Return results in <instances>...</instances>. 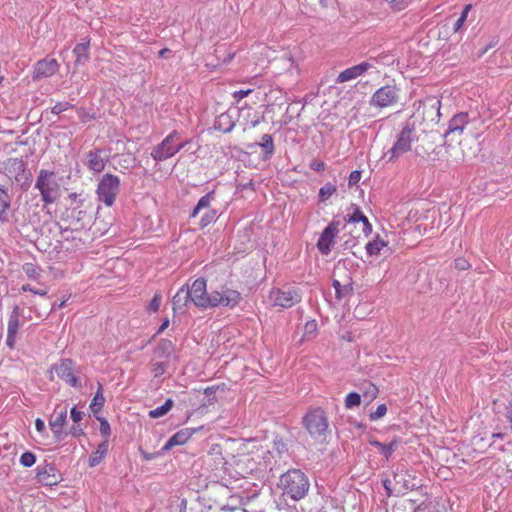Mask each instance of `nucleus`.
I'll use <instances>...</instances> for the list:
<instances>
[{
  "label": "nucleus",
  "instance_id": "29",
  "mask_svg": "<svg viewBox=\"0 0 512 512\" xmlns=\"http://www.w3.org/2000/svg\"><path fill=\"white\" fill-rule=\"evenodd\" d=\"M256 146H259L263 149V159L268 160L270 159L274 153H275V145L272 135L270 134H264L261 137L260 142H255L253 144H250L249 148H254Z\"/></svg>",
  "mask_w": 512,
  "mask_h": 512
},
{
  "label": "nucleus",
  "instance_id": "19",
  "mask_svg": "<svg viewBox=\"0 0 512 512\" xmlns=\"http://www.w3.org/2000/svg\"><path fill=\"white\" fill-rule=\"evenodd\" d=\"M84 201V199H79L77 205L67 210V219H69L70 224L75 226L76 229L83 228L86 220L90 219L87 211L82 209Z\"/></svg>",
  "mask_w": 512,
  "mask_h": 512
},
{
  "label": "nucleus",
  "instance_id": "11",
  "mask_svg": "<svg viewBox=\"0 0 512 512\" xmlns=\"http://www.w3.org/2000/svg\"><path fill=\"white\" fill-rule=\"evenodd\" d=\"M301 299V294L295 288H289L287 290L274 288L269 293V300L272 304L285 309L291 308L299 303Z\"/></svg>",
  "mask_w": 512,
  "mask_h": 512
},
{
  "label": "nucleus",
  "instance_id": "8",
  "mask_svg": "<svg viewBox=\"0 0 512 512\" xmlns=\"http://www.w3.org/2000/svg\"><path fill=\"white\" fill-rule=\"evenodd\" d=\"M120 191V179L113 174H105L98 183V199L106 206L111 207Z\"/></svg>",
  "mask_w": 512,
  "mask_h": 512
},
{
  "label": "nucleus",
  "instance_id": "54",
  "mask_svg": "<svg viewBox=\"0 0 512 512\" xmlns=\"http://www.w3.org/2000/svg\"><path fill=\"white\" fill-rule=\"evenodd\" d=\"M252 92H253L252 89H246V90L241 89V90L234 91L232 93V97H233L235 103L239 104L242 99H244L245 97L250 95Z\"/></svg>",
  "mask_w": 512,
  "mask_h": 512
},
{
  "label": "nucleus",
  "instance_id": "17",
  "mask_svg": "<svg viewBox=\"0 0 512 512\" xmlns=\"http://www.w3.org/2000/svg\"><path fill=\"white\" fill-rule=\"evenodd\" d=\"M67 422V406L62 407L58 411V407L54 410V413L51 415L49 420V426L54 434V437L57 440H63L67 435L64 432L63 427Z\"/></svg>",
  "mask_w": 512,
  "mask_h": 512
},
{
  "label": "nucleus",
  "instance_id": "64",
  "mask_svg": "<svg viewBox=\"0 0 512 512\" xmlns=\"http://www.w3.org/2000/svg\"><path fill=\"white\" fill-rule=\"evenodd\" d=\"M414 151L415 154L421 158H424L429 153L428 150L422 145H416Z\"/></svg>",
  "mask_w": 512,
  "mask_h": 512
},
{
  "label": "nucleus",
  "instance_id": "52",
  "mask_svg": "<svg viewBox=\"0 0 512 512\" xmlns=\"http://www.w3.org/2000/svg\"><path fill=\"white\" fill-rule=\"evenodd\" d=\"M73 107L74 105L70 102H58L51 108V113L54 115H59L60 113Z\"/></svg>",
  "mask_w": 512,
  "mask_h": 512
},
{
  "label": "nucleus",
  "instance_id": "24",
  "mask_svg": "<svg viewBox=\"0 0 512 512\" xmlns=\"http://www.w3.org/2000/svg\"><path fill=\"white\" fill-rule=\"evenodd\" d=\"M172 303L174 312H185V308L188 306L189 303H191L188 293V284L183 285L177 291V293L173 297Z\"/></svg>",
  "mask_w": 512,
  "mask_h": 512
},
{
  "label": "nucleus",
  "instance_id": "31",
  "mask_svg": "<svg viewBox=\"0 0 512 512\" xmlns=\"http://www.w3.org/2000/svg\"><path fill=\"white\" fill-rule=\"evenodd\" d=\"M369 443L371 446L378 449L379 453L383 455L387 460L391 457L393 452L398 448L399 446V440L397 438H394L390 443L384 444L376 439H370Z\"/></svg>",
  "mask_w": 512,
  "mask_h": 512
},
{
  "label": "nucleus",
  "instance_id": "16",
  "mask_svg": "<svg viewBox=\"0 0 512 512\" xmlns=\"http://www.w3.org/2000/svg\"><path fill=\"white\" fill-rule=\"evenodd\" d=\"M36 479L45 486L58 484L59 475L56 466L53 463H44L36 468Z\"/></svg>",
  "mask_w": 512,
  "mask_h": 512
},
{
  "label": "nucleus",
  "instance_id": "5",
  "mask_svg": "<svg viewBox=\"0 0 512 512\" xmlns=\"http://www.w3.org/2000/svg\"><path fill=\"white\" fill-rule=\"evenodd\" d=\"M383 487L388 496L405 495L409 490L416 487L414 478L407 472L403 465L397 467L393 472V479L385 478L382 480Z\"/></svg>",
  "mask_w": 512,
  "mask_h": 512
},
{
  "label": "nucleus",
  "instance_id": "4",
  "mask_svg": "<svg viewBox=\"0 0 512 512\" xmlns=\"http://www.w3.org/2000/svg\"><path fill=\"white\" fill-rule=\"evenodd\" d=\"M416 140H418L416 135V123L409 119L404 123L402 130L396 136V141L387 152L389 161L397 159L404 153L410 151L412 143Z\"/></svg>",
  "mask_w": 512,
  "mask_h": 512
},
{
  "label": "nucleus",
  "instance_id": "26",
  "mask_svg": "<svg viewBox=\"0 0 512 512\" xmlns=\"http://www.w3.org/2000/svg\"><path fill=\"white\" fill-rule=\"evenodd\" d=\"M353 213L349 215V222L357 223L360 222L363 224L362 232L365 237H368L372 233V225L369 222L368 218L361 211L359 206L352 204Z\"/></svg>",
  "mask_w": 512,
  "mask_h": 512
},
{
  "label": "nucleus",
  "instance_id": "37",
  "mask_svg": "<svg viewBox=\"0 0 512 512\" xmlns=\"http://www.w3.org/2000/svg\"><path fill=\"white\" fill-rule=\"evenodd\" d=\"M385 246L386 243L379 236H377L373 241H369L365 248L368 255L377 256Z\"/></svg>",
  "mask_w": 512,
  "mask_h": 512
},
{
  "label": "nucleus",
  "instance_id": "61",
  "mask_svg": "<svg viewBox=\"0 0 512 512\" xmlns=\"http://www.w3.org/2000/svg\"><path fill=\"white\" fill-rule=\"evenodd\" d=\"M377 393H378V388L374 384L369 382L368 388L365 391L364 395L369 396L370 400H373L376 397Z\"/></svg>",
  "mask_w": 512,
  "mask_h": 512
},
{
  "label": "nucleus",
  "instance_id": "1",
  "mask_svg": "<svg viewBox=\"0 0 512 512\" xmlns=\"http://www.w3.org/2000/svg\"><path fill=\"white\" fill-rule=\"evenodd\" d=\"M278 488L281 490V496L284 501L292 500L299 502L308 495L310 480L302 470L291 468L281 474Z\"/></svg>",
  "mask_w": 512,
  "mask_h": 512
},
{
  "label": "nucleus",
  "instance_id": "45",
  "mask_svg": "<svg viewBox=\"0 0 512 512\" xmlns=\"http://www.w3.org/2000/svg\"><path fill=\"white\" fill-rule=\"evenodd\" d=\"M361 403V396L357 392H350L345 398V407L352 409Z\"/></svg>",
  "mask_w": 512,
  "mask_h": 512
},
{
  "label": "nucleus",
  "instance_id": "22",
  "mask_svg": "<svg viewBox=\"0 0 512 512\" xmlns=\"http://www.w3.org/2000/svg\"><path fill=\"white\" fill-rule=\"evenodd\" d=\"M371 67L372 64L369 62H361L360 64L349 67L339 73L336 78V83L340 84L356 79L357 77L365 74Z\"/></svg>",
  "mask_w": 512,
  "mask_h": 512
},
{
  "label": "nucleus",
  "instance_id": "47",
  "mask_svg": "<svg viewBox=\"0 0 512 512\" xmlns=\"http://www.w3.org/2000/svg\"><path fill=\"white\" fill-rule=\"evenodd\" d=\"M19 462L23 467H31L36 462V455L30 451H26L20 456Z\"/></svg>",
  "mask_w": 512,
  "mask_h": 512
},
{
  "label": "nucleus",
  "instance_id": "25",
  "mask_svg": "<svg viewBox=\"0 0 512 512\" xmlns=\"http://www.w3.org/2000/svg\"><path fill=\"white\" fill-rule=\"evenodd\" d=\"M89 47H90V40L86 39L84 42L76 44V46L73 49V54L75 55V67L85 65L89 59Z\"/></svg>",
  "mask_w": 512,
  "mask_h": 512
},
{
  "label": "nucleus",
  "instance_id": "23",
  "mask_svg": "<svg viewBox=\"0 0 512 512\" xmlns=\"http://www.w3.org/2000/svg\"><path fill=\"white\" fill-rule=\"evenodd\" d=\"M207 462L213 461V470L222 471L227 461L223 455V448L220 444H213L207 452Z\"/></svg>",
  "mask_w": 512,
  "mask_h": 512
},
{
  "label": "nucleus",
  "instance_id": "59",
  "mask_svg": "<svg viewBox=\"0 0 512 512\" xmlns=\"http://www.w3.org/2000/svg\"><path fill=\"white\" fill-rule=\"evenodd\" d=\"M140 453H141V455H142L144 460L151 461V460L155 459L156 457L161 456L165 452H162V449H161L158 452L150 453V452H147V451H144V450L140 449Z\"/></svg>",
  "mask_w": 512,
  "mask_h": 512
},
{
  "label": "nucleus",
  "instance_id": "60",
  "mask_svg": "<svg viewBox=\"0 0 512 512\" xmlns=\"http://www.w3.org/2000/svg\"><path fill=\"white\" fill-rule=\"evenodd\" d=\"M455 267H456L458 270L463 271V270H467V269H469V268H470V264H469V262H468L466 259H464V258H457V259L455 260Z\"/></svg>",
  "mask_w": 512,
  "mask_h": 512
},
{
  "label": "nucleus",
  "instance_id": "33",
  "mask_svg": "<svg viewBox=\"0 0 512 512\" xmlns=\"http://www.w3.org/2000/svg\"><path fill=\"white\" fill-rule=\"evenodd\" d=\"M332 286L335 289L336 298L339 300L346 298L353 293V284L351 282V278H349V282L346 284H341L339 280L334 279Z\"/></svg>",
  "mask_w": 512,
  "mask_h": 512
},
{
  "label": "nucleus",
  "instance_id": "14",
  "mask_svg": "<svg viewBox=\"0 0 512 512\" xmlns=\"http://www.w3.org/2000/svg\"><path fill=\"white\" fill-rule=\"evenodd\" d=\"M339 222L333 220L321 233L318 241L317 248L323 255H328L334 245V239L339 233Z\"/></svg>",
  "mask_w": 512,
  "mask_h": 512
},
{
  "label": "nucleus",
  "instance_id": "41",
  "mask_svg": "<svg viewBox=\"0 0 512 512\" xmlns=\"http://www.w3.org/2000/svg\"><path fill=\"white\" fill-rule=\"evenodd\" d=\"M95 418L100 422L99 430H100V434L103 438L102 441L109 442V438L111 435V426H110L109 422L107 421L106 418L101 417V416H96Z\"/></svg>",
  "mask_w": 512,
  "mask_h": 512
},
{
  "label": "nucleus",
  "instance_id": "35",
  "mask_svg": "<svg viewBox=\"0 0 512 512\" xmlns=\"http://www.w3.org/2000/svg\"><path fill=\"white\" fill-rule=\"evenodd\" d=\"M104 403H105V398L103 395V387L99 383L98 389L90 403V410L95 417L98 416L97 414L102 410Z\"/></svg>",
  "mask_w": 512,
  "mask_h": 512
},
{
  "label": "nucleus",
  "instance_id": "57",
  "mask_svg": "<svg viewBox=\"0 0 512 512\" xmlns=\"http://www.w3.org/2000/svg\"><path fill=\"white\" fill-rule=\"evenodd\" d=\"M83 416H84V413L82 411L78 410L76 406H74L70 410V417L74 423L80 422L82 420Z\"/></svg>",
  "mask_w": 512,
  "mask_h": 512
},
{
  "label": "nucleus",
  "instance_id": "7",
  "mask_svg": "<svg viewBox=\"0 0 512 512\" xmlns=\"http://www.w3.org/2000/svg\"><path fill=\"white\" fill-rule=\"evenodd\" d=\"M5 172L19 183L22 191L26 192L32 183V173L27 168L26 162L20 158H8L3 162Z\"/></svg>",
  "mask_w": 512,
  "mask_h": 512
},
{
  "label": "nucleus",
  "instance_id": "2",
  "mask_svg": "<svg viewBox=\"0 0 512 512\" xmlns=\"http://www.w3.org/2000/svg\"><path fill=\"white\" fill-rule=\"evenodd\" d=\"M35 188L40 192L44 206L55 203L61 196V186L54 171L41 169L35 181Z\"/></svg>",
  "mask_w": 512,
  "mask_h": 512
},
{
  "label": "nucleus",
  "instance_id": "12",
  "mask_svg": "<svg viewBox=\"0 0 512 512\" xmlns=\"http://www.w3.org/2000/svg\"><path fill=\"white\" fill-rule=\"evenodd\" d=\"M57 376L65 381L70 386L80 389L82 387L80 379L75 375V364L69 359H61L58 363L52 367Z\"/></svg>",
  "mask_w": 512,
  "mask_h": 512
},
{
  "label": "nucleus",
  "instance_id": "36",
  "mask_svg": "<svg viewBox=\"0 0 512 512\" xmlns=\"http://www.w3.org/2000/svg\"><path fill=\"white\" fill-rule=\"evenodd\" d=\"M174 401L173 399L169 398L165 401V403L153 410H150L148 415L152 419L160 418L164 415H166L173 407Z\"/></svg>",
  "mask_w": 512,
  "mask_h": 512
},
{
  "label": "nucleus",
  "instance_id": "43",
  "mask_svg": "<svg viewBox=\"0 0 512 512\" xmlns=\"http://www.w3.org/2000/svg\"><path fill=\"white\" fill-rule=\"evenodd\" d=\"M273 449L279 456H282L288 452V445L281 436L275 435L273 438Z\"/></svg>",
  "mask_w": 512,
  "mask_h": 512
},
{
  "label": "nucleus",
  "instance_id": "32",
  "mask_svg": "<svg viewBox=\"0 0 512 512\" xmlns=\"http://www.w3.org/2000/svg\"><path fill=\"white\" fill-rule=\"evenodd\" d=\"M109 450V443L108 441H102L98 444L95 451H93L88 459V463L90 467H96L99 465L102 460L106 457Z\"/></svg>",
  "mask_w": 512,
  "mask_h": 512
},
{
  "label": "nucleus",
  "instance_id": "34",
  "mask_svg": "<svg viewBox=\"0 0 512 512\" xmlns=\"http://www.w3.org/2000/svg\"><path fill=\"white\" fill-rule=\"evenodd\" d=\"M215 199V191L212 190L208 193H206L204 196H202L197 205L194 207L190 214V218H195L199 212L203 209L209 210L211 202Z\"/></svg>",
  "mask_w": 512,
  "mask_h": 512
},
{
  "label": "nucleus",
  "instance_id": "55",
  "mask_svg": "<svg viewBox=\"0 0 512 512\" xmlns=\"http://www.w3.org/2000/svg\"><path fill=\"white\" fill-rule=\"evenodd\" d=\"M78 116L83 123H87L95 119L94 113H90L83 108L77 109Z\"/></svg>",
  "mask_w": 512,
  "mask_h": 512
},
{
  "label": "nucleus",
  "instance_id": "53",
  "mask_svg": "<svg viewBox=\"0 0 512 512\" xmlns=\"http://www.w3.org/2000/svg\"><path fill=\"white\" fill-rule=\"evenodd\" d=\"M387 412V407L385 404H380L378 405V407L376 408V410L374 412H371L369 414V419L371 421H376L378 419H380L381 417H383Z\"/></svg>",
  "mask_w": 512,
  "mask_h": 512
},
{
  "label": "nucleus",
  "instance_id": "18",
  "mask_svg": "<svg viewBox=\"0 0 512 512\" xmlns=\"http://www.w3.org/2000/svg\"><path fill=\"white\" fill-rule=\"evenodd\" d=\"M20 316H21V309L19 305H15L10 313L9 319H8V327H7V338H6V344L10 348L14 347L17 332L20 326Z\"/></svg>",
  "mask_w": 512,
  "mask_h": 512
},
{
  "label": "nucleus",
  "instance_id": "40",
  "mask_svg": "<svg viewBox=\"0 0 512 512\" xmlns=\"http://www.w3.org/2000/svg\"><path fill=\"white\" fill-rule=\"evenodd\" d=\"M337 192L336 185L332 183H326L319 190V201L325 202L328 198H330L333 194Z\"/></svg>",
  "mask_w": 512,
  "mask_h": 512
},
{
  "label": "nucleus",
  "instance_id": "42",
  "mask_svg": "<svg viewBox=\"0 0 512 512\" xmlns=\"http://www.w3.org/2000/svg\"><path fill=\"white\" fill-rule=\"evenodd\" d=\"M217 219V211L215 209L207 210L201 217L199 226L205 228Z\"/></svg>",
  "mask_w": 512,
  "mask_h": 512
},
{
  "label": "nucleus",
  "instance_id": "27",
  "mask_svg": "<svg viewBox=\"0 0 512 512\" xmlns=\"http://www.w3.org/2000/svg\"><path fill=\"white\" fill-rule=\"evenodd\" d=\"M154 356L159 359H169L175 352L174 343L166 338H162L154 348Z\"/></svg>",
  "mask_w": 512,
  "mask_h": 512
},
{
  "label": "nucleus",
  "instance_id": "49",
  "mask_svg": "<svg viewBox=\"0 0 512 512\" xmlns=\"http://www.w3.org/2000/svg\"><path fill=\"white\" fill-rule=\"evenodd\" d=\"M167 367H168V365L166 362H162V361L155 362V363H152L151 372L155 378L160 377L161 375H163L166 372Z\"/></svg>",
  "mask_w": 512,
  "mask_h": 512
},
{
  "label": "nucleus",
  "instance_id": "13",
  "mask_svg": "<svg viewBox=\"0 0 512 512\" xmlns=\"http://www.w3.org/2000/svg\"><path fill=\"white\" fill-rule=\"evenodd\" d=\"M242 295L239 291L223 286L221 291H213V308L223 306L230 309L239 305Z\"/></svg>",
  "mask_w": 512,
  "mask_h": 512
},
{
  "label": "nucleus",
  "instance_id": "50",
  "mask_svg": "<svg viewBox=\"0 0 512 512\" xmlns=\"http://www.w3.org/2000/svg\"><path fill=\"white\" fill-rule=\"evenodd\" d=\"M391 9L395 12L406 9L409 5V0H386Z\"/></svg>",
  "mask_w": 512,
  "mask_h": 512
},
{
  "label": "nucleus",
  "instance_id": "28",
  "mask_svg": "<svg viewBox=\"0 0 512 512\" xmlns=\"http://www.w3.org/2000/svg\"><path fill=\"white\" fill-rule=\"evenodd\" d=\"M235 126V120L231 112L228 110L216 117L214 128L223 133H229Z\"/></svg>",
  "mask_w": 512,
  "mask_h": 512
},
{
  "label": "nucleus",
  "instance_id": "6",
  "mask_svg": "<svg viewBox=\"0 0 512 512\" xmlns=\"http://www.w3.org/2000/svg\"><path fill=\"white\" fill-rule=\"evenodd\" d=\"M187 144L188 141H182L181 134L178 131L173 130L158 145H156L153 148L151 152V157L156 162L165 161L176 155Z\"/></svg>",
  "mask_w": 512,
  "mask_h": 512
},
{
  "label": "nucleus",
  "instance_id": "46",
  "mask_svg": "<svg viewBox=\"0 0 512 512\" xmlns=\"http://www.w3.org/2000/svg\"><path fill=\"white\" fill-rule=\"evenodd\" d=\"M12 196L9 194L8 189L0 185V208H10Z\"/></svg>",
  "mask_w": 512,
  "mask_h": 512
},
{
  "label": "nucleus",
  "instance_id": "48",
  "mask_svg": "<svg viewBox=\"0 0 512 512\" xmlns=\"http://www.w3.org/2000/svg\"><path fill=\"white\" fill-rule=\"evenodd\" d=\"M218 388L219 386H209L204 389V394L207 398L205 405H213L217 401L215 394Z\"/></svg>",
  "mask_w": 512,
  "mask_h": 512
},
{
  "label": "nucleus",
  "instance_id": "39",
  "mask_svg": "<svg viewBox=\"0 0 512 512\" xmlns=\"http://www.w3.org/2000/svg\"><path fill=\"white\" fill-rule=\"evenodd\" d=\"M117 163L122 169H133L137 166V159L132 154H124L119 157Z\"/></svg>",
  "mask_w": 512,
  "mask_h": 512
},
{
  "label": "nucleus",
  "instance_id": "51",
  "mask_svg": "<svg viewBox=\"0 0 512 512\" xmlns=\"http://www.w3.org/2000/svg\"><path fill=\"white\" fill-rule=\"evenodd\" d=\"M317 322L315 320H310L305 323L304 326V336L306 338L313 337L317 332Z\"/></svg>",
  "mask_w": 512,
  "mask_h": 512
},
{
  "label": "nucleus",
  "instance_id": "3",
  "mask_svg": "<svg viewBox=\"0 0 512 512\" xmlns=\"http://www.w3.org/2000/svg\"><path fill=\"white\" fill-rule=\"evenodd\" d=\"M309 435L317 441H325L329 435V422L326 412L320 408L310 409L302 419Z\"/></svg>",
  "mask_w": 512,
  "mask_h": 512
},
{
  "label": "nucleus",
  "instance_id": "63",
  "mask_svg": "<svg viewBox=\"0 0 512 512\" xmlns=\"http://www.w3.org/2000/svg\"><path fill=\"white\" fill-rule=\"evenodd\" d=\"M69 434L74 437H80V436L84 435L85 433L82 428H80L77 425H73L69 430Z\"/></svg>",
  "mask_w": 512,
  "mask_h": 512
},
{
  "label": "nucleus",
  "instance_id": "38",
  "mask_svg": "<svg viewBox=\"0 0 512 512\" xmlns=\"http://www.w3.org/2000/svg\"><path fill=\"white\" fill-rule=\"evenodd\" d=\"M23 272L30 279L37 280L41 276L42 269L35 263H25L22 266Z\"/></svg>",
  "mask_w": 512,
  "mask_h": 512
},
{
  "label": "nucleus",
  "instance_id": "62",
  "mask_svg": "<svg viewBox=\"0 0 512 512\" xmlns=\"http://www.w3.org/2000/svg\"><path fill=\"white\" fill-rule=\"evenodd\" d=\"M309 167H310L312 170L316 171V172H321V171H323V170H324V168H325V164H324V162H323V161H320V160H313V161L310 163Z\"/></svg>",
  "mask_w": 512,
  "mask_h": 512
},
{
  "label": "nucleus",
  "instance_id": "30",
  "mask_svg": "<svg viewBox=\"0 0 512 512\" xmlns=\"http://www.w3.org/2000/svg\"><path fill=\"white\" fill-rule=\"evenodd\" d=\"M101 152H102L101 149H96V150H90L86 154L87 167L90 170L97 172V173L103 171L105 168V161L101 157Z\"/></svg>",
  "mask_w": 512,
  "mask_h": 512
},
{
  "label": "nucleus",
  "instance_id": "20",
  "mask_svg": "<svg viewBox=\"0 0 512 512\" xmlns=\"http://www.w3.org/2000/svg\"><path fill=\"white\" fill-rule=\"evenodd\" d=\"M202 427L184 428L173 434L162 447V452H166L175 446L184 445L194 433L201 430Z\"/></svg>",
  "mask_w": 512,
  "mask_h": 512
},
{
  "label": "nucleus",
  "instance_id": "9",
  "mask_svg": "<svg viewBox=\"0 0 512 512\" xmlns=\"http://www.w3.org/2000/svg\"><path fill=\"white\" fill-rule=\"evenodd\" d=\"M189 299L199 309L213 308V291L207 293V282L205 278L199 277L188 285Z\"/></svg>",
  "mask_w": 512,
  "mask_h": 512
},
{
  "label": "nucleus",
  "instance_id": "56",
  "mask_svg": "<svg viewBox=\"0 0 512 512\" xmlns=\"http://www.w3.org/2000/svg\"><path fill=\"white\" fill-rule=\"evenodd\" d=\"M161 296L159 294H155L152 300L149 303L148 309L151 312H157L159 310L161 304Z\"/></svg>",
  "mask_w": 512,
  "mask_h": 512
},
{
  "label": "nucleus",
  "instance_id": "15",
  "mask_svg": "<svg viewBox=\"0 0 512 512\" xmlns=\"http://www.w3.org/2000/svg\"><path fill=\"white\" fill-rule=\"evenodd\" d=\"M59 67L60 65L56 59L45 57L34 64L32 79L39 81L43 78H48L57 73Z\"/></svg>",
  "mask_w": 512,
  "mask_h": 512
},
{
  "label": "nucleus",
  "instance_id": "10",
  "mask_svg": "<svg viewBox=\"0 0 512 512\" xmlns=\"http://www.w3.org/2000/svg\"><path fill=\"white\" fill-rule=\"evenodd\" d=\"M399 89L395 85H385L375 91L370 99V105L376 108H386L397 104Z\"/></svg>",
  "mask_w": 512,
  "mask_h": 512
},
{
  "label": "nucleus",
  "instance_id": "21",
  "mask_svg": "<svg viewBox=\"0 0 512 512\" xmlns=\"http://www.w3.org/2000/svg\"><path fill=\"white\" fill-rule=\"evenodd\" d=\"M469 123V115L466 112H460L454 115L448 123V128L443 133L444 138H448L451 135H461Z\"/></svg>",
  "mask_w": 512,
  "mask_h": 512
},
{
  "label": "nucleus",
  "instance_id": "58",
  "mask_svg": "<svg viewBox=\"0 0 512 512\" xmlns=\"http://www.w3.org/2000/svg\"><path fill=\"white\" fill-rule=\"evenodd\" d=\"M361 179V171L359 170H354L350 173V176H349V179H348V184L349 186H354L356 185Z\"/></svg>",
  "mask_w": 512,
  "mask_h": 512
},
{
  "label": "nucleus",
  "instance_id": "44",
  "mask_svg": "<svg viewBox=\"0 0 512 512\" xmlns=\"http://www.w3.org/2000/svg\"><path fill=\"white\" fill-rule=\"evenodd\" d=\"M428 103H429V108L427 110H425V113H427L429 115L435 114L437 121H439L440 116H441V113H440L441 101L438 99H430V100H428Z\"/></svg>",
  "mask_w": 512,
  "mask_h": 512
}]
</instances>
